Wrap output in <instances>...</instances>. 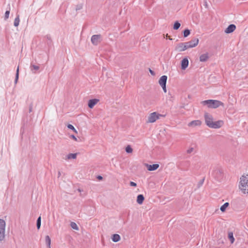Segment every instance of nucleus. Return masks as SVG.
I'll return each instance as SVG.
<instances>
[{
	"label": "nucleus",
	"instance_id": "obj_1",
	"mask_svg": "<svg viewBox=\"0 0 248 248\" xmlns=\"http://www.w3.org/2000/svg\"><path fill=\"white\" fill-rule=\"evenodd\" d=\"M206 124L210 128L217 129L220 128L224 124L222 120L214 121L212 115L208 113H205L204 115Z\"/></svg>",
	"mask_w": 248,
	"mask_h": 248
},
{
	"label": "nucleus",
	"instance_id": "obj_2",
	"mask_svg": "<svg viewBox=\"0 0 248 248\" xmlns=\"http://www.w3.org/2000/svg\"><path fill=\"white\" fill-rule=\"evenodd\" d=\"M202 105H206L209 108H216L219 106H223L224 104L218 100L209 99L201 102Z\"/></svg>",
	"mask_w": 248,
	"mask_h": 248
},
{
	"label": "nucleus",
	"instance_id": "obj_3",
	"mask_svg": "<svg viewBox=\"0 0 248 248\" xmlns=\"http://www.w3.org/2000/svg\"><path fill=\"white\" fill-rule=\"evenodd\" d=\"M248 184V173L243 174L240 178L239 188L245 193Z\"/></svg>",
	"mask_w": 248,
	"mask_h": 248
},
{
	"label": "nucleus",
	"instance_id": "obj_4",
	"mask_svg": "<svg viewBox=\"0 0 248 248\" xmlns=\"http://www.w3.org/2000/svg\"><path fill=\"white\" fill-rule=\"evenodd\" d=\"M5 221L0 219V241H4L5 238Z\"/></svg>",
	"mask_w": 248,
	"mask_h": 248
},
{
	"label": "nucleus",
	"instance_id": "obj_5",
	"mask_svg": "<svg viewBox=\"0 0 248 248\" xmlns=\"http://www.w3.org/2000/svg\"><path fill=\"white\" fill-rule=\"evenodd\" d=\"M162 116V115L159 114L156 112L151 113L148 116L147 122L150 123H154Z\"/></svg>",
	"mask_w": 248,
	"mask_h": 248
},
{
	"label": "nucleus",
	"instance_id": "obj_6",
	"mask_svg": "<svg viewBox=\"0 0 248 248\" xmlns=\"http://www.w3.org/2000/svg\"><path fill=\"white\" fill-rule=\"evenodd\" d=\"M167 76L164 75L160 77L159 79L158 83L159 85L162 87L164 92L165 93L167 92L166 89V82L167 80Z\"/></svg>",
	"mask_w": 248,
	"mask_h": 248
},
{
	"label": "nucleus",
	"instance_id": "obj_7",
	"mask_svg": "<svg viewBox=\"0 0 248 248\" xmlns=\"http://www.w3.org/2000/svg\"><path fill=\"white\" fill-rule=\"evenodd\" d=\"M102 40V36L100 34L93 35L91 37V42L94 45H97Z\"/></svg>",
	"mask_w": 248,
	"mask_h": 248
},
{
	"label": "nucleus",
	"instance_id": "obj_8",
	"mask_svg": "<svg viewBox=\"0 0 248 248\" xmlns=\"http://www.w3.org/2000/svg\"><path fill=\"white\" fill-rule=\"evenodd\" d=\"M187 47L188 48H192L197 46L199 43V39L195 38L191 40L190 41L186 42Z\"/></svg>",
	"mask_w": 248,
	"mask_h": 248
},
{
	"label": "nucleus",
	"instance_id": "obj_9",
	"mask_svg": "<svg viewBox=\"0 0 248 248\" xmlns=\"http://www.w3.org/2000/svg\"><path fill=\"white\" fill-rule=\"evenodd\" d=\"M188 48L187 47V45L185 43H179L176 47V50H178V51L181 52L184 51L186 49H187Z\"/></svg>",
	"mask_w": 248,
	"mask_h": 248
},
{
	"label": "nucleus",
	"instance_id": "obj_10",
	"mask_svg": "<svg viewBox=\"0 0 248 248\" xmlns=\"http://www.w3.org/2000/svg\"><path fill=\"white\" fill-rule=\"evenodd\" d=\"M212 175L215 178L218 179L221 176L222 171L220 169L216 168L213 170Z\"/></svg>",
	"mask_w": 248,
	"mask_h": 248
},
{
	"label": "nucleus",
	"instance_id": "obj_11",
	"mask_svg": "<svg viewBox=\"0 0 248 248\" xmlns=\"http://www.w3.org/2000/svg\"><path fill=\"white\" fill-rule=\"evenodd\" d=\"M189 62L187 58H184L181 61V69L185 70L188 65Z\"/></svg>",
	"mask_w": 248,
	"mask_h": 248
},
{
	"label": "nucleus",
	"instance_id": "obj_12",
	"mask_svg": "<svg viewBox=\"0 0 248 248\" xmlns=\"http://www.w3.org/2000/svg\"><path fill=\"white\" fill-rule=\"evenodd\" d=\"M236 29V26L234 24L230 25L225 30L226 33H230L232 32Z\"/></svg>",
	"mask_w": 248,
	"mask_h": 248
},
{
	"label": "nucleus",
	"instance_id": "obj_13",
	"mask_svg": "<svg viewBox=\"0 0 248 248\" xmlns=\"http://www.w3.org/2000/svg\"><path fill=\"white\" fill-rule=\"evenodd\" d=\"M202 122L200 120H194L188 123V126L191 127H195L201 125Z\"/></svg>",
	"mask_w": 248,
	"mask_h": 248
},
{
	"label": "nucleus",
	"instance_id": "obj_14",
	"mask_svg": "<svg viewBox=\"0 0 248 248\" xmlns=\"http://www.w3.org/2000/svg\"><path fill=\"white\" fill-rule=\"evenodd\" d=\"M99 101L98 99H93L89 100L88 102V107L92 108H93Z\"/></svg>",
	"mask_w": 248,
	"mask_h": 248
},
{
	"label": "nucleus",
	"instance_id": "obj_15",
	"mask_svg": "<svg viewBox=\"0 0 248 248\" xmlns=\"http://www.w3.org/2000/svg\"><path fill=\"white\" fill-rule=\"evenodd\" d=\"M148 170L149 171H153L157 169L159 167V165L157 164H155L153 165L146 164Z\"/></svg>",
	"mask_w": 248,
	"mask_h": 248
},
{
	"label": "nucleus",
	"instance_id": "obj_16",
	"mask_svg": "<svg viewBox=\"0 0 248 248\" xmlns=\"http://www.w3.org/2000/svg\"><path fill=\"white\" fill-rule=\"evenodd\" d=\"M209 59V55L208 53H206L203 54H202L200 56V61L201 62H205L208 60Z\"/></svg>",
	"mask_w": 248,
	"mask_h": 248
},
{
	"label": "nucleus",
	"instance_id": "obj_17",
	"mask_svg": "<svg viewBox=\"0 0 248 248\" xmlns=\"http://www.w3.org/2000/svg\"><path fill=\"white\" fill-rule=\"evenodd\" d=\"M144 200V197L142 194L138 195L137 199V202L139 204H141Z\"/></svg>",
	"mask_w": 248,
	"mask_h": 248
},
{
	"label": "nucleus",
	"instance_id": "obj_18",
	"mask_svg": "<svg viewBox=\"0 0 248 248\" xmlns=\"http://www.w3.org/2000/svg\"><path fill=\"white\" fill-rule=\"evenodd\" d=\"M30 69L32 73H35L36 71L39 69V66L31 64L30 65Z\"/></svg>",
	"mask_w": 248,
	"mask_h": 248
},
{
	"label": "nucleus",
	"instance_id": "obj_19",
	"mask_svg": "<svg viewBox=\"0 0 248 248\" xmlns=\"http://www.w3.org/2000/svg\"><path fill=\"white\" fill-rule=\"evenodd\" d=\"M112 240L114 242H117L120 240V236L118 234H114L112 236Z\"/></svg>",
	"mask_w": 248,
	"mask_h": 248
},
{
	"label": "nucleus",
	"instance_id": "obj_20",
	"mask_svg": "<svg viewBox=\"0 0 248 248\" xmlns=\"http://www.w3.org/2000/svg\"><path fill=\"white\" fill-rule=\"evenodd\" d=\"M45 241L46 244L48 247V248H51V239L50 237L48 235H46L45 238Z\"/></svg>",
	"mask_w": 248,
	"mask_h": 248
},
{
	"label": "nucleus",
	"instance_id": "obj_21",
	"mask_svg": "<svg viewBox=\"0 0 248 248\" xmlns=\"http://www.w3.org/2000/svg\"><path fill=\"white\" fill-rule=\"evenodd\" d=\"M228 238L230 240L231 243L232 244L234 241V238L233 237V232H229Z\"/></svg>",
	"mask_w": 248,
	"mask_h": 248
},
{
	"label": "nucleus",
	"instance_id": "obj_22",
	"mask_svg": "<svg viewBox=\"0 0 248 248\" xmlns=\"http://www.w3.org/2000/svg\"><path fill=\"white\" fill-rule=\"evenodd\" d=\"M77 153H75V154L70 153L67 155V158L68 159H76L77 157Z\"/></svg>",
	"mask_w": 248,
	"mask_h": 248
},
{
	"label": "nucleus",
	"instance_id": "obj_23",
	"mask_svg": "<svg viewBox=\"0 0 248 248\" xmlns=\"http://www.w3.org/2000/svg\"><path fill=\"white\" fill-rule=\"evenodd\" d=\"M19 22H20L19 16L17 15L14 20V26L15 27H17L19 25Z\"/></svg>",
	"mask_w": 248,
	"mask_h": 248
},
{
	"label": "nucleus",
	"instance_id": "obj_24",
	"mask_svg": "<svg viewBox=\"0 0 248 248\" xmlns=\"http://www.w3.org/2000/svg\"><path fill=\"white\" fill-rule=\"evenodd\" d=\"M229 205V203L228 202H225L221 206L220 210L223 212H224Z\"/></svg>",
	"mask_w": 248,
	"mask_h": 248
},
{
	"label": "nucleus",
	"instance_id": "obj_25",
	"mask_svg": "<svg viewBox=\"0 0 248 248\" xmlns=\"http://www.w3.org/2000/svg\"><path fill=\"white\" fill-rule=\"evenodd\" d=\"M41 217H39L37 219L36 222V226L38 230H39L41 227Z\"/></svg>",
	"mask_w": 248,
	"mask_h": 248
},
{
	"label": "nucleus",
	"instance_id": "obj_26",
	"mask_svg": "<svg viewBox=\"0 0 248 248\" xmlns=\"http://www.w3.org/2000/svg\"><path fill=\"white\" fill-rule=\"evenodd\" d=\"M181 26V24L179 22V21H176L173 25V29L175 30H178Z\"/></svg>",
	"mask_w": 248,
	"mask_h": 248
},
{
	"label": "nucleus",
	"instance_id": "obj_27",
	"mask_svg": "<svg viewBox=\"0 0 248 248\" xmlns=\"http://www.w3.org/2000/svg\"><path fill=\"white\" fill-rule=\"evenodd\" d=\"M71 228L75 230H78V227L77 224L74 222H72L70 224Z\"/></svg>",
	"mask_w": 248,
	"mask_h": 248
},
{
	"label": "nucleus",
	"instance_id": "obj_28",
	"mask_svg": "<svg viewBox=\"0 0 248 248\" xmlns=\"http://www.w3.org/2000/svg\"><path fill=\"white\" fill-rule=\"evenodd\" d=\"M190 33V30L188 29H186L184 31V37H187Z\"/></svg>",
	"mask_w": 248,
	"mask_h": 248
},
{
	"label": "nucleus",
	"instance_id": "obj_29",
	"mask_svg": "<svg viewBox=\"0 0 248 248\" xmlns=\"http://www.w3.org/2000/svg\"><path fill=\"white\" fill-rule=\"evenodd\" d=\"M125 151L127 153H131L133 149L130 145H127L125 148Z\"/></svg>",
	"mask_w": 248,
	"mask_h": 248
},
{
	"label": "nucleus",
	"instance_id": "obj_30",
	"mask_svg": "<svg viewBox=\"0 0 248 248\" xmlns=\"http://www.w3.org/2000/svg\"><path fill=\"white\" fill-rule=\"evenodd\" d=\"M10 14V9L7 10L5 13L4 20H6L8 18Z\"/></svg>",
	"mask_w": 248,
	"mask_h": 248
},
{
	"label": "nucleus",
	"instance_id": "obj_31",
	"mask_svg": "<svg viewBox=\"0 0 248 248\" xmlns=\"http://www.w3.org/2000/svg\"><path fill=\"white\" fill-rule=\"evenodd\" d=\"M67 127L69 129L72 130L75 132L77 133L76 129L75 128V127H74V126L73 125H72L71 124H69L67 125Z\"/></svg>",
	"mask_w": 248,
	"mask_h": 248
},
{
	"label": "nucleus",
	"instance_id": "obj_32",
	"mask_svg": "<svg viewBox=\"0 0 248 248\" xmlns=\"http://www.w3.org/2000/svg\"><path fill=\"white\" fill-rule=\"evenodd\" d=\"M82 8V4H78L76 6V10L78 11V10L81 9Z\"/></svg>",
	"mask_w": 248,
	"mask_h": 248
},
{
	"label": "nucleus",
	"instance_id": "obj_33",
	"mask_svg": "<svg viewBox=\"0 0 248 248\" xmlns=\"http://www.w3.org/2000/svg\"><path fill=\"white\" fill-rule=\"evenodd\" d=\"M204 178H203L202 180H201L198 183V187H200L201 186H202L204 182Z\"/></svg>",
	"mask_w": 248,
	"mask_h": 248
},
{
	"label": "nucleus",
	"instance_id": "obj_34",
	"mask_svg": "<svg viewBox=\"0 0 248 248\" xmlns=\"http://www.w3.org/2000/svg\"><path fill=\"white\" fill-rule=\"evenodd\" d=\"M194 150V148L191 147V148H190L189 149H188L187 150V153L188 154H190L191 153H192Z\"/></svg>",
	"mask_w": 248,
	"mask_h": 248
},
{
	"label": "nucleus",
	"instance_id": "obj_35",
	"mask_svg": "<svg viewBox=\"0 0 248 248\" xmlns=\"http://www.w3.org/2000/svg\"><path fill=\"white\" fill-rule=\"evenodd\" d=\"M18 74H16V78H15V84H16L17 81H18Z\"/></svg>",
	"mask_w": 248,
	"mask_h": 248
},
{
	"label": "nucleus",
	"instance_id": "obj_36",
	"mask_svg": "<svg viewBox=\"0 0 248 248\" xmlns=\"http://www.w3.org/2000/svg\"><path fill=\"white\" fill-rule=\"evenodd\" d=\"M130 185L132 186H136L137 184L134 182H130Z\"/></svg>",
	"mask_w": 248,
	"mask_h": 248
},
{
	"label": "nucleus",
	"instance_id": "obj_37",
	"mask_svg": "<svg viewBox=\"0 0 248 248\" xmlns=\"http://www.w3.org/2000/svg\"><path fill=\"white\" fill-rule=\"evenodd\" d=\"M32 110V105L30 104L29 106V112H31Z\"/></svg>",
	"mask_w": 248,
	"mask_h": 248
},
{
	"label": "nucleus",
	"instance_id": "obj_38",
	"mask_svg": "<svg viewBox=\"0 0 248 248\" xmlns=\"http://www.w3.org/2000/svg\"><path fill=\"white\" fill-rule=\"evenodd\" d=\"M70 137L72 138L74 140L77 141V139L74 135H72L70 136Z\"/></svg>",
	"mask_w": 248,
	"mask_h": 248
},
{
	"label": "nucleus",
	"instance_id": "obj_39",
	"mask_svg": "<svg viewBox=\"0 0 248 248\" xmlns=\"http://www.w3.org/2000/svg\"><path fill=\"white\" fill-rule=\"evenodd\" d=\"M149 71H150V73H151V75H152L153 76L155 75V72L153 70H152L151 69H149Z\"/></svg>",
	"mask_w": 248,
	"mask_h": 248
},
{
	"label": "nucleus",
	"instance_id": "obj_40",
	"mask_svg": "<svg viewBox=\"0 0 248 248\" xmlns=\"http://www.w3.org/2000/svg\"><path fill=\"white\" fill-rule=\"evenodd\" d=\"M97 178L98 180H102L103 179V177L100 175L98 176Z\"/></svg>",
	"mask_w": 248,
	"mask_h": 248
},
{
	"label": "nucleus",
	"instance_id": "obj_41",
	"mask_svg": "<svg viewBox=\"0 0 248 248\" xmlns=\"http://www.w3.org/2000/svg\"><path fill=\"white\" fill-rule=\"evenodd\" d=\"M19 75V68L18 67L17 68L16 71V74H17Z\"/></svg>",
	"mask_w": 248,
	"mask_h": 248
},
{
	"label": "nucleus",
	"instance_id": "obj_42",
	"mask_svg": "<svg viewBox=\"0 0 248 248\" xmlns=\"http://www.w3.org/2000/svg\"><path fill=\"white\" fill-rule=\"evenodd\" d=\"M61 175V172L60 171H59L58 172V177H59Z\"/></svg>",
	"mask_w": 248,
	"mask_h": 248
}]
</instances>
